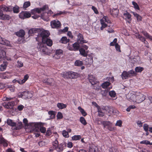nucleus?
Wrapping results in <instances>:
<instances>
[{"label": "nucleus", "instance_id": "obj_21", "mask_svg": "<svg viewBox=\"0 0 152 152\" xmlns=\"http://www.w3.org/2000/svg\"><path fill=\"white\" fill-rule=\"evenodd\" d=\"M77 41L80 43H86L87 42L84 40L83 36L80 33H79L77 36Z\"/></svg>", "mask_w": 152, "mask_h": 152}, {"label": "nucleus", "instance_id": "obj_12", "mask_svg": "<svg viewBox=\"0 0 152 152\" xmlns=\"http://www.w3.org/2000/svg\"><path fill=\"white\" fill-rule=\"evenodd\" d=\"M50 24L52 27L53 28H58L61 25L60 22L58 20L51 21Z\"/></svg>", "mask_w": 152, "mask_h": 152}, {"label": "nucleus", "instance_id": "obj_44", "mask_svg": "<svg viewBox=\"0 0 152 152\" xmlns=\"http://www.w3.org/2000/svg\"><path fill=\"white\" fill-rule=\"evenodd\" d=\"M124 15L126 18V19H127L128 20H130L131 18V15L129 13L127 12L126 13H125L124 14Z\"/></svg>", "mask_w": 152, "mask_h": 152}, {"label": "nucleus", "instance_id": "obj_9", "mask_svg": "<svg viewBox=\"0 0 152 152\" xmlns=\"http://www.w3.org/2000/svg\"><path fill=\"white\" fill-rule=\"evenodd\" d=\"M42 81L48 85H53L55 84V81L52 78L44 79L42 80Z\"/></svg>", "mask_w": 152, "mask_h": 152}, {"label": "nucleus", "instance_id": "obj_38", "mask_svg": "<svg viewBox=\"0 0 152 152\" xmlns=\"http://www.w3.org/2000/svg\"><path fill=\"white\" fill-rule=\"evenodd\" d=\"M78 109L80 111V112L81 113L83 116H85L87 115L86 113L83 109L81 108V107H78Z\"/></svg>", "mask_w": 152, "mask_h": 152}, {"label": "nucleus", "instance_id": "obj_6", "mask_svg": "<svg viewBox=\"0 0 152 152\" xmlns=\"http://www.w3.org/2000/svg\"><path fill=\"white\" fill-rule=\"evenodd\" d=\"M15 104V102L13 101L7 102H4L2 105L4 107L8 109H11L13 108Z\"/></svg>", "mask_w": 152, "mask_h": 152}, {"label": "nucleus", "instance_id": "obj_45", "mask_svg": "<svg viewBox=\"0 0 152 152\" xmlns=\"http://www.w3.org/2000/svg\"><path fill=\"white\" fill-rule=\"evenodd\" d=\"M142 33L147 38L149 39H151L152 37L149 35V34L145 31H142Z\"/></svg>", "mask_w": 152, "mask_h": 152}, {"label": "nucleus", "instance_id": "obj_28", "mask_svg": "<svg viewBox=\"0 0 152 152\" xmlns=\"http://www.w3.org/2000/svg\"><path fill=\"white\" fill-rule=\"evenodd\" d=\"M70 41L69 39H67V37H62L60 42L63 44H66L68 42Z\"/></svg>", "mask_w": 152, "mask_h": 152}, {"label": "nucleus", "instance_id": "obj_18", "mask_svg": "<svg viewBox=\"0 0 152 152\" xmlns=\"http://www.w3.org/2000/svg\"><path fill=\"white\" fill-rule=\"evenodd\" d=\"M126 97L129 101L136 102V93L132 94H129L126 96Z\"/></svg>", "mask_w": 152, "mask_h": 152}, {"label": "nucleus", "instance_id": "obj_7", "mask_svg": "<svg viewBox=\"0 0 152 152\" xmlns=\"http://www.w3.org/2000/svg\"><path fill=\"white\" fill-rule=\"evenodd\" d=\"M21 97L25 99H30L32 96V94L28 91H23L21 93Z\"/></svg>", "mask_w": 152, "mask_h": 152}, {"label": "nucleus", "instance_id": "obj_13", "mask_svg": "<svg viewBox=\"0 0 152 152\" xmlns=\"http://www.w3.org/2000/svg\"><path fill=\"white\" fill-rule=\"evenodd\" d=\"M85 63L88 66H90L93 62V57L91 56H89L88 58H86L85 60Z\"/></svg>", "mask_w": 152, "mask_h": 152}, {"label": "nucleus", "instance_id": "obj_47", "mask_svg": "<svg viewBox=\"0 0 152 152\" xmlns=\"http://www.w3.org/2000/svg\"><path fill=\"white\" fill-rule=\"evenodd\" d=\"M80 121L81 123L83 125H85L87 124V122L84 118L83 117H81L80 118Z\"/></svg>", "mask_w": 152, "mask_h": 152}, {"label": "nucleus", "instance_id": "obj_61", "mask_svg": "<svg viewBox=\"0 0 152 152\" xmlns=\"http://www.w3.org/2000/svg\"><path fill=\"white\" fill-rule=\"evenodd\" d=\"M5 55V53L4 51H1L0 52V58H4Z\"/></svg>", "mask_w": 152, "mask_h": 152}, {"label": "nucleus", "instance_id": "obj_50", "mask_svg": "<svg viewBox=\"0 0 152 152\" xmlns=\"http://www.w3.org/2000/svg\"><path fill=\"white\" fill-rule=\"evenodd\" d=\"M109 94L111 97H115L116 96V93L114 91H112L109 92Z\"/></svg>", "mask_w": 152, "mask_h": 152}, {"label": "nucleus", "instance_id": "obj_3", "mask_svg": "<svg viewBox=\"0 0 152 152\" xmlns=\"http://www.w3.org/2000/svg\"><path fill=\"white\" fill-rule=\"evenodd\" d=\"M7 124L8 125L12 127H14V130H17L21 129L22 127V123L19 124L18 127L17 126L15 123L12 120L8 118L7 120Z\"/></svg>", "mask_w": 152, "mask_h": 152}, {"label": "nucleus", "instance_id": "obj_39", "mask_svg": "<svg viewBox=\"0 0 152 152\" xmlns=\"http://www.w3.org/2000/svg\"><path fill=\"white\" fill-rule=\"evenodd\" d=\"M101 123L103 125L104 127H105L107 126L108 127L109 125L112 124V123L109 121H103Z\"/></svg>", "mask_w": 152, "mask_h": 152}, {"label": "nucleus", "instance_id": "obj_25", "mask_svg": "<svg viewBox=\"0 0 152 152\" xmlns=\"http://www.w3.org/2000/svg\"><path fill=\"white\" fill-rule=\"evenodd\" d=\"M8 63L7 62H4L2 64L0 65V70L3 71L5 70L7 68Z\"/></svg>", "mask_w": 152, "mask_h": 152}, {"label": "nucleus", "instance_id": "obj_20", "mask_svg": "<svg viewBox=\"0 0 152 152\" xmlns=\"http://www.w3.org/2000/svg\"><path fill=\"white\" fill-rule=\"evenodd\" d=\"M102 110H105L110 113H113L115 112L113 108L108 106H105L104 107V108L102 109Z\"/></svg>", "mask_w": 152, "mask_h": 152}, {"label": "nucleus", "instance_id": "obj_40", "mask_svg": "<svg viewBox=\"0 0 152 152\" xmlns=\"http://www.w3.org/2000/svg\"><path fill=\"white\" fill-rule=\"evenodd\" d=\"M75 64L76 66H81L83 64V62L79 60H77L75 61Z\"/></svg>", "mask_w": 152, "mask_h": 152}, {"label": "nucleus", "instance_id": "obj_46", "mask_svg": "<svg viewBox=\"0 0 152 152\" xmlns=\"http://www.w3.org/2000/svg\"><path fill=\"white\" fill-rule=\"evenodd\" d=\"M127 72L130 77L135 75L136 74L135 72L133 70H131Z\"/></svg>", "mask_w": 152, "mask_h": 152}, {"label": "nucleus", "instance_id": "obj_29", "mask_svg": "<svg viewBox=\"0 0 152 152\" xmlns=\"http://www.w3.org/2000/svg\"><path fill=\"white\" fill-rule=\"evenodd\" d=\"M80 54L81 55L84 57H86L87 56V53L86 52L84 49L81 48L79 50Z\"/></svg>", "mask_w": 152, "mask_h": 152}, {"label": "nucleus", "instance_id": "obj_59", "mask_svg": "<svg viewBox=\"0 0 152 152\" xmlns=\"http://www.w3.org/2000/svg\"><path fill=\"white\" fill-rule=\"evenodd\" d=\"M40 10L41 11H45L47 9H48V5H44L42 7L40 8Z\"/></svg>", "mask_w": 152, "mask_h": 152}, {"label": "nucleus", "instance_id": "obj_31", "mask_svg": "<svg viewBox=\"0 0 152 152\" xmlns=\"http://www.w3.org/2000/svg\"><path fill=\"white\" fill-rule=\"evenodd\" d=\"M57 107L60 109H62L66 107L67 105L61 103H58L57 104Z\"/></svg>", "mask_w": 152, "mask_h": 152}, {"label": "nucleus", "instance_id": "obj_54", "mask_svg": "<svg viewBox=\"0 0 152 152\" xmlns=\"http://www.w3.org/2000/svg\"><path fill=\"white\" fill-rule=\"evenodd\" d=\"M63 115L61 113L58 112L57 115V119H61L63 118Z\"/></svg>", "mask_w": 152, "mask_h": 152}, {"label": "nucleus", "instance_id": "obj_58", "mask_svg": "<svg viewBox=\"0 0 152 152\" xmlns=\"http://www.w3.org/2000/svg\"><path fill=\"white\" fill-rule=\"evenodd\" d=\"M143 129L144 130L146 131L147 132L148 131V129L149 128L148 125L147 124H144L143 125Z\"/></svg>", "mask_w": 152, "mask_h": 152}, {"label": "nucleus", "instance_id": "obj_22", "mask_svg": "<svg viewBox=\"0 0 152 152\" xmlns=\"http://www.w3.org/2000/svg\"><path fill=\"white\" fill-rule=\"evenodd\" d=\"M111 14L114 17H117L119 13V10L117 8L113 9L110 10Z\"/></svg>", "mask_w": 152, "mask_h": 152}, {"label": "nucleus", "instance_id": "obj_37", "mask_svg": "<svg viewBox=\"0 0 152 152\" xmlns=\"http://www.w3.org/2000/svg\"><path fill=\"white\" fill-rule=\"evenodd\" d=\"M110 84V83L109 82L106 81L104 82L102 84V86L103 88H106L109 86Z\"/></svg>", "mask_w": 152, "mask_h": 152}, {"label": "nucleus", "instance_id": "obj_53", "mask_svg": "<svg viewBox=\"0 0 152 152\" xmlns=\"http://www.w3.org/2000/svg\"><path fill=\"white\" fill-rule=\"evenodd\" d=\"M122 121L121 120H118L117 121L116 123L115 124V126H118L119 127H121L122 126Z\"/></svg>", "mask_w": 152, "mask_h": 152}, {"label": "nucleus", "instance_id": "obj_51", "mask_svg": "<svg viewBox=\"0 0 152 152\" xmlns=\"http://www.w3.org/2000/svg\"><path fill=\"white\" fill-rule=\"evenodd\" d=\"M132 4L134 6V7L136 9L139 10L140 8L137 4L135 1H132Z\"/></svg>", "mask_w": 152, "mask_h": 152}, {"label": "nucleus", "instance_id": "obj_16", "mask_svg": "<svg viewBox=\"0 0 152 152\" xmlns=\"http://www.w3.org/2000/svg\"><path fill=\"white\" fill-rule=\"evenodd\" d=\"M41 31V29L40 28H34L30 29L29 30L28 34L30 36H32L34 33L40 32Z\"/></svg>", "mask_w": 152, "mask_h": 152}, {"label": "nucleus", "instance_id": "obj_4", "mask_svg": "<svg viewBox=\"0 0 152 152\" xmlns=\"http://www.w3.org/2000/svg\"><path fill=\"white\" fill-rule=\"evenodd\" d=\"M145 96L140 93H136V102L140 103L142 102L145 99Z\"/></svg>", "mask_w": 152, "mask_h": 152}, {"label": "nucleus", "instance_id": "obj_62", "mask_svg": "<svg viewBox=\"0 0 152 152\" xmlns=\"http://www.w3.org/2000/svg\"><path fill=\"white\" fill-rule=\"evenodd\" d=\"M39 130L41 132L44 133H45L46 132V128L44 127H41Z\"/></svg>", "mask_w": 152, "mask_h": 152}, {"label": "nucleus", "instance_id": "obj_48", "mask_svg": "<svg viewBox=\"0 0 152 152\" xmlns=\"http://www.w3.org/2000/svg\"><path fill=\"white\" fill-rule=\"evenodd\" d=\"M143 68L141 67H137L135 68V71L137 72H140L143 70Z\"/></svg>", "mask_w": 152, "mask_h": 152}, {"label": "nucleus", "instance_id": "obj_56", "mask_svg": "<svg viewBox=\"0 0 152 152\" xmlns=\"http://www.w3.org/2000/svg\"><path fill=\"white\" fill-rule=\"evenodd\" d=\"M140 143L141 144H145L146 145H149V144H150V141L148 140H144L141 141Z\"/></svg>", "mask_w": 152, "mask_h": 152}, {"label": "nucleus", "instance_id": "obj_10", "mask_svg": "<svg viewBox=\"0 0 152 152\" xmlns=\"http://www.w3.org/2000/svg\"><path fill=\"white\" fill-rule=\"evenodd\" d=\"M0 10L6 12H11L12 11V6H7L5 5H2L0 6Z\"/></svg>", "mask_w": 152, "mask_h": 152}, {"label": "nucleus", "instance_id": "obj_2", "mask_svg": "<svg viewBox=\"0 0 152 152\" xmlns=\"http://www.w3.org/2000/svg\"><path fill=\"white\" fill-rule=\"evenodd\" d=\"M62 75L64 77L66 78L73 79L76 78L78 76V74L77 73L72 72H65Z\"/></svg>", "mask_w": 152, "mask_h": 152}, {"label": "nucleus", "instance_id": "obj_60", "mask_svg": "<svg viewBox=\"0 0 152 152\" xmlns=\"http://www.w3.org/2000/svg\"><path fill=\"white\" fill-rule=\"evenodd\" d=\"M115 46L116 50L120 52L121 51L120 50V45L118 43H116L115 45Z\"/></svg>", "mask_w": 152, "mask_h": 152}, {"label": "nucleus", "instance_id": "obj_36", "mask_svg": "<svg viewBox=\"0 0 152 152\" xmlns=\"http://www.w3.org/2000/svg\"><path fill=\"white\" fill-rule=\"evenodd\" d=\"M19 7L17 5H15V7H12V10L14 13H18L19 12Z\"/></svg>", "mask_w": 152, "mask_h": 152}, {"label": "nucleus", "instance_id": "obj_5", "mask_svg": "<svg viewBox=\"0 0 152 152\" xmlns=\"http://www.w3.org/2000/svg\"><path fill=\"white\" fill-rule=\"evenodd\" d=\"M80 47L79 44L78 43L76 42L72 44V46L68 45L67 46V48L69 50L71 51H76L80 49Z\"/></svg>", "mask_w": 152, "mask_h": 152}, {"label": "nucleus", "instance_id": "obj_14", "mask_svg": "<svg viewBox=\"0 0 152 152\" xmlns=\"http://www.w3.org/2000/svg\"><path fill=\"white\" fill-rule=\"evenodd\" d=\"M11 77V73L8 72L0 73V77L3 79H9Z\"/></svg>", "mask_w": 152, "mask_h": 152}, {"label": "nucleus", "instance_id": "obj_32", "mask_svg": "<svg viewBox=\"0 0 152 152\" xmlns=\"http://www.w3.org/2000/svg\"><path fill=\"white\" fill-rule=\"evenodd\" d=\"M135 36L137 38L139 39L142 42H144L145 41V38L141 35H140L139 34L136 33Z\"/></svg>", "mask_w": 152, "mask_h": 152}, {"label": "nucleus", "instance_id": "obj_52", "mask_svg": "<svg viewBox=\"0 0 152 152\" xmlns=\"http://www.w3.org/2000/svg\"><path fill=\"white\" fill-rule=\"evenodd\" d=\"M62 134L63 136L65 137H68L69 136L68 132L65 130L63 131Z\"/></svg>", "mask_w": 152, "mask_h": 152}, {"label": "nucleus", "instance_id": "obj_15", "mask_svg": "<svg viewBox=\"0 0 152 152\" xmlns=\"http://www.w3.org/2000/svg\"><path fill=\"white\" fill-rule=\"evenodd\" d=\"M88 79L89 82L91 83L92 85H94L97 83L96 79L92 75H88Z\"/></svg>", "mask_w": 152, "mask_h": 152}, {"label": "nucleus", "instance_id": "obj_17", "mask_svg": "<svg viewBox=\"0 0 152 152\" xmlns=\"http://www.w3.org/2000/svg\"><path fill=\"white\" fill-rule=\"evenodd\" d=\"M63 51L61 49L57 50L56 51L55 54L53 56V58L58 59L60 58L62 54Z\"/></svg>", "mask_w": 152, "mask_h": 152}, {"label": "nucleus", "instance_id": "obj_64", "mask_svg": "<svg viewBox=\"0 0 152 152\" xmlns=\"http://www.w3.org/2000/svg\"><path fill=\"white\" fill-rule=\"evenodd\" d=\"M18 66L19 67H21L23 66V64L22 62L18 61H17Z\"/></svg>", "mask_w": 152, "mask_h": 152}, {"label": "nucleus", "instance_id": "obj_30", "mask_svg": "<svg viewBox=\"0 0 152 152\" xmlns=\"http://www.w3.org/2000/svg\"><path fill=\"white\" fill-rule=\"evenodd\" d=\"M41 11L40 8H36L31 10V14H36L37 13H38L39 14L41 13Z\"/></svg>", "mask_w": 152, "mask_h": 152}, {"label": "nucleus", "instance_id": "obj_42", "mask_svg": "<svg viewBox=\"0 0 152 152\" xmlns=\"http://www.w3.org/2000/svg\"><path fill=\"white\" fill-rule=\"evenodd\" d=\"M0 143L2 144L4 146L7 147L8 144L5 141V140L4 138H1L0 140Z\"/></svg>", "mask_w": 152, "mask_h": 152}, {"label": "nucleus", "instance_id": "obj_33", "mask_svg": "<svg viewBox=\"0 0 152 152\" xmlns=\"http://www.w3.org/2000/svg\"><path fill=\"white\" fill-rule=\"evenodd\" d=\"M132 13L134 16L137 18V19L138 21L142 20V18L141 16L135 12H132Z\"/></svg>", "mask_w": 152, "mask_h": 152}, {"label": "nucleus", "instance_id": "obj_35", "mask_svg": "<svg viewBox=\"0 0 152 152\" xmlns=\"http://www.w3.org/2000/svg\"><path fill=\"white\" fill-rule=\"evenodd\" d=\"M98 114L100 117H103L104 115V113L102 112V109L100 108L99 107L98 108Z\"/></svg>", "mask_w": 152, "mask_h": 152}, {"label": "nucleus", "instance_id": "obj_1", "mask_svg": "<svg viewBox=\"0 0 152 152\" xmlns=\"http://www.w3.org/2000/svg\"><path fill=\"white\" fill-rule=\"evenodd\" d=\"M49 34L50 33L48 31H42L40 34L42 37V42H39L37 46L39 50L42 52L43 54L48 55H50L52 52H53L55 51V50L49 49L46 46V44L49 46H51L53 44L52 40L48 38Z\"/></svg>", "mask_w": 152, "mask_h": 152}, {"label": "nucleus", "instance_id": "obj_57", "mask_svg": "<svg viewBox=\"0 0 152 152\" xmlns=\"http://www.w3.org/2000/svg\"><path fill=\"white\" fill-rule=\"evenodd\" d=\"M100 22L102 26H103L104 28L107 26V25L104 22L103 20L101 19L100 20Z\"/></svg>", "mask_w": 152, "mask_h": 152}, {"label": "nucleus", "instance_id": "obj_63", "mask_svg": "<svg viewBox=\"0 0 152 152\" xmlns=\"http://www.w3.org/2000/svg\"><path fill=\"white\" fill-rule=\"evenodd\" d=\"M110 152H118L117 149L115 148H112L110 149Z\"/></svg>", "mask_w": 152, "mask_h": 152}, {"label": "nucleus", "instance_id": "obj_8", "mask_svg": "<svg viewBox=\"0 0 152 152\" xmlns=\"http://www.w3.org/2000/svg\"><path fill=\"white\" fill-rule=\"evenodd\" d=\"M31 16V13L27 11L22 12L19 15V18L22 19L29 18Z\"/></svg>", "mask_w": 152, "mask_h": 152}, {"label": "nucleus", "instance_id": "obj_49", "mask_svg": "<svg viewBox=\"0 0 152 152\" xmlns=\"http://www.w3.org/2000/svg\"><path fill=\"white\" fill-rule=\"evenodd\" d=\"M58 142L57 140L56 139L53 143V147L54 149H56V148L57 146L58 145Z\"/></svg>", "mask_w": 152, "mask_h": 152}, {"label": "nucleus", "instance_id": "obj_27", "mask_svg": "<svg viewBox=\"0 0 152 152\" xmlns=\"http://www.w3.org/2000/svg\"><path fill=\"white\" fill-rule=\"evenodd\" d=\"M56 113L55 111L50 110L48 112V114L50 115V118L49 119H53L55 117Z\"/></svg>", "mask_w": 152, "mask_h": 152}, {"label": "nucleus", "instance_id": "obj_55", "mask_svg": "<svg viewBox=\"0 0 152 152\" xmlns=\"http://www.w3.org/2000/svg\"><path fill=\"white\" fill-rule=\"evenodd\" d=\"M4 15L3 13V11L1 10H0V19L4 20Z\"/></svg>", "mask_w": 152, "mask_h": 152}, {"label": "nucleus", "instance_id": "obj_43", "mask_svg": "<svg viewBox=\"0 0 152 152\" xmlns=\"http://www.w3.org/2000/svg\"><path fill=\"white\" fill-rule=\"evenodd\" d=\"M81 138V136L80 135H75L72 137V140H78Z\"/></svg>", "mask_w": 152, "mask_h": 152}, {"label": "nucleus", "instance_id": "obj_41", "mask_svg": "<svg viewBox=\"0 0 152 152\" xmlns=\"http://www.w3.org/2000/svg\"><path fill=\"white\" fill-rule=\"evenodd\" d=\"M30 2L29 1L25 2L23 5V7L24 9H26L30 6Z\"/></svg>", "mask_w": 152, "mask_h": 152}, {"label": "nucleus", "instance_id": "obj_24", "mask_svg": "<svg viewBox=\"0 0 152 152\" xmlns=\"http://www.w3.org/2000/svg\"><path fill=\"white\" fill-rule=\"evenodd\" d=\"M25 34L24 31L23 29H20L18 31L15 33V34L18 36L20 37H23Z\"/></svg>", "mask_w": 152, "mask_h": 152}, {"label": "nucleus", "instance_id": "obj_26", "mask_svg": "<svg viewBox=\"0 0 152 152\" xmlns=\"http://www.w3.org/2000/svg\"><path fill=\"white\" fill-rule=\"evenodd\" d=\"M121 76L123 80H125L127 79L128 77H129V75L128 72L126 71H124L121 74Z\"/></svg>", "mask_w": 152, "mask_h": 152}, {"label": "nucleus", "instance_id": "obj_23", "mask_svg": "<svg viewBox=\"0 0 152 152\" xmlns=\"http://www.w3.org/2000/svg\"><path fill=\"white\" fill-rule=\"evenodd\" d=\"M32 126H33L34 128L33 129V131L34 132H38L39 130V127L40 126V124L39 123H34L32 124Z\"/></svg>", "mask_w": 152, "mask_h": 152}, {"label": "nucleus", "instance_id": "obj_34", "mask_svg": "<svg viewBox=\"0 0 152 152\" xmlns=\"http://www.w3.org/2000/svg\"><path fill=\"white\" fill-rule=\"evenodd\" d=\"M28 75H25V76L24 77V79L22 80H20V81H18V82L19 84H23L24 83L26 80L28 79Z\"/></svg>", "mask_w": 152, "mask_h": 152}, {"label": "nucleus", "instance_id": "obj_11", "mask_svg": "<svg viewBox=\"0 0 152 152\" xmlns=\"http://www.w3.org/2000/svg\"><path fill=\"white\" fill-rule=\"evenodd\" d=\"M66 148V144L65 142H63L58 145L56 148V150L58 152H61Z\"/></svg>", "mask_w": 152, "mask_h": 152}, {"label": "nucleus", "instance_id": "obj_19", "mask_svg": "<svg viewBox=\"0 0 152 152\" xmlns=\"http://www.w3.org/2000/svg\"><path fill=\"white\" fill-rule=\"evenodd\" d=\"M0 44L7 45V46H10V42L4 38H3L0 36Z\"/></svg>", "mask_w": 152, "mask_h": 152}]
</instances>
